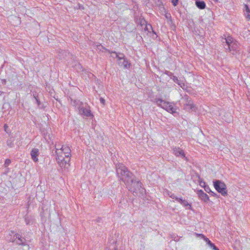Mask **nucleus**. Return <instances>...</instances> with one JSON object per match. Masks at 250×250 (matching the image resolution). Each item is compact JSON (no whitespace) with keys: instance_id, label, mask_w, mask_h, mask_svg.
Listing matches in <instances>:
<instances>
[{"instance_id":"f257e3e1","label":"nucleus","mask_w":250,"mask_h":250,"mask_svg":"<svg viewBox=\"0 0 250 250\" xmlns=\"http://www.w3.org/2000/svg\"><path fill=\"white\" fill-rule=\"evenodd\" d=\"M56 159L62 170H67L70 166L71 150L68 146L63 145L61 148L56 147Z\"/></svg>"},{"instance_id":"f03ea898","label":"nucleus","mask_w":250,"mask_h":250,"mask_svg":"<svg viewBox=\"0 0 250 250\" xmlns=\"http://www.w3.org/2000/svg\"><path fill=\"white\" fill-rule=\"evenodd\" d=\"M116 175L125 183L127 187L132 184H135V183L138 182L133 173H116Z\"/></svg>"},{"instance_id":"7ed1b4c3","label":"nucleus","mask_w":250,"mask_h":250,"mask_svg":"<svg viewBox=\"0 0 250 250\" xmlns=\"http://www.w3.org/2000/svg\"><path fill=\"white\" fill-rule=\"evenodd\" d=\"M225 42H223L224 47L226 50H229V52H232V54H235L238 51V45L237 42L234 41L233 39L230 37H228L227 38L224 39Z\"/></svg>"},{"instance_id":"20e7f679","label":"nucleus","mask_w":250,"mask_h":250,"mask_svg":"<svg viewBox=\"0 0 250 250\" xmlns=\"http://www.w3.org/2000/svg\"><path fill=\"white\" fill-rule=\"evenodd\" d=\"M104 49L110 54H115V58L118 59V63L120 66H123L125 68H128L130 67V63L125 58V55L121 53H117L115 51H111L106 48Z\"/></svg>"},{"instance_id":"39448f33","label":"nucleus","mask_w":250,"mask_h":250,"mask_svg":"<svg viewBox=\"0 0 250 250\" xmlns=\"http://www.w3.org/2000/svg\"><path fill=\"white\" fill-rule=\"evenodd\" d=\"M154 102L158 106L165 109L170 113L173 114L176 112L173 106L171 104V103H170L169 102H166L160 98H155Z\"/></svg>"},{"instance_id":"423d86ee","label":"nucleus","mask_w":250,"mask_h":250,"mask_svg":"<svg viewBox=\"0 0 250 250\" xmlns=\"http://www.w3.org/2000/svg\"><path fill=\"white\" fill-rule=\"evenodd\" d=\"M215 189L223 196L228 195L227 186L223 181L219 180H214L213 181Z\"/></svg>"},{"instance_id":"0eeeda50","label":"nucleus","mask_w":250,"mask_h":250,"mask_svg":"<svg viewBox=\"0 0 250 250\" xmlns=\"http://www.w3.org/2000/svg\"><path fill=\"white\" fill-rule=\"evenodd\" d=\"M135 184L137 186V188H130V191L132 192L134 196H139L144 197L146 194V189L142 187V184L138 180L137 183Z\"/></svg>"},{"instance_id":"6e6552de","label":"nucleus","mask_w":250,"mask_h":250,"mask_svg":"<svg viewBox=\"0 0 250 250\" xmlns=\"http://www.w3.org/2000/svg\"><path fill=\"white\" fill-rule=\"evenodd\" d=\"M184 100L185 101L184 103V109L185 110L189 112L196 111V107L191 99L189 96L187 95L185 96Z\"/></svg>"},{"instance_id":"1a4fd4ad","label":"nucleus","mask_w":250,"mask_h":250,"mask_svg":"<svg viewBox=\"0 0 250 250\" xmlns=\"http://www.w3.org/2000/svg\"><path fill=\"white\" fill-rule=\"evenodd\" d=\"M78 112L80 115L86 117H93L90 106L86 103L81 107Z\"/></svg>"},{"instance_id":"9d476101","label":"nucleus","mask_w":250,"mask_h":250,"mask_svg":"<svg viewBox=\"0 0 250 250\" xmlns=\"http://www.w3.org/2000/svg\"><path fill=\"white\" fill-rule=\"evenodd\" d=\"M10 241L12 242H16V244L18 245L27 246L29 247V245L26 243L25 238L22 237L21 235L19 233H15L13 238Z\"/></svg>"},{"instance_id":"9b49d317","label":"nucleus","mask_w":250,"mask_h":250,"mask_svg":"<svg viewBox=\"0 0 250 250\" xmlns=\"http://www.w3.org/2000/svg\"><path fill=\"white\" fill-rule=\"evenodd\" d=\"M197 194L200 199L203 201L204 202L207 203L209 200L208 196L202 190H197Z\"/></svg>"},{"instance_id":"f8f14e48","label":"nucleus","mask_w":250,"mask_h":250,"mask_svg":"<svg viewBox=\"0 0 250 250\" xmlns=\"http://www.w3.org/2000/svg\"><path fill=\"white\" fill-rule=\"evenodd\" d=\"M197 235L200 236L202 238H203L207 243L210 246V247L213 250H219L218 248L213 244L212 243L208 238L206 237L205 235L202 234H197Z\"/></svg>"},{"instance_id":"ddd939ff","label":"nucleus","mask_w":250,"mask_h":250,"mask_svg":"<svg viewBox=\"0 0 250 250\" xmlns=\"http://www.w3.org/2000/svg\"><path fill=\"white\" fill-rule=\"evenodd\" d=\"M176 201L182 205L184 207H185L187 209H191V205L190 204H189L188 202L183 199L182 198H176Z\"/></svg>"},{"instance_id":"4468645a","label":"nucleus","mask_w":250,"mask_h":250,"mask_svg":"<svg viewBox=\"0 0 250 250\" xmlns=\"http://www.w3.org/2000/svg\"><path fill=\"white\" fill-rule=\"evenodd\" d=\"M39 154V150L38 148H34L32 149L30 155L34 162H37L38 161V157Z\"/></svg>"},{"instance_id":"2eb2a0df","label":"nucleus","mask_w":250,"mask_h":250,"mask_svg":"<svg viewBox=\"0 0 250 250\" xmlns=\"http://www.w3.org/2000/svg\"><path fill=\"white\" fill-rule=\"evenodd\" d=\"M70 99H71V102H70L72 106H74L76 108H77L78 109V110H79L81 108V107L83 105H84V104L82 102H81L79 100H73L71 98Z\"/></svg>"},{"instance_id":"dca6fc26","label":"nucleus","mask_w":250,"mask_h":250,"mask_svg":"<svg viewBox=\"0 0 250 250\" xmlns=\"http://www.w3.org/2000/svg\"><path fill=\"white\" fill-rule=\"evenodd\" d=\"M173 153L176 156H182L184 158H187L185 156L184 150L179 147H175L173 149Z\"/></svg>"},{"instance_id":"f3484780","label":"nucleus","mask_w":250,"mask_h":250,"mask_svg":"<svg viewBox=\"0 0 250 250\" xmlns=\"http://www.w3.org/2000/svg\"><path fill=\"white\" fill-rule=\"evenodd\" d=\"M172 79L175 83L180 85L182 89H186L187 88V84H185L183 82H181V81L179 80L176 76H173V78H172Z\"/></svg>"},{"instance_id":"a211bd4d","label":"nucleus","mask_w":250,"mask_h":250,"mask_svg":"<svg viewBox=\"0 0 250 250\" xmlns=\"http://www.w3.org/2000/svg\"><path fill=\"white\" fill-rule=\"evenodd\" d=\"M116 172H129L127 167L123 164L116 165Z\"/></svg>"},{"instance_id":"6ab92c4d","label":"nucleus","mask_w":250,"mask_h":250,"mask_svg":"<svg viewBox=\"0 0 250 250\" xmlns=\"http://www.w3.org/2000/svg\"><path fill=\"white\" fill-rule=\"evenodd\" d=\"M135 21V22L137 24L140 25L141 26L146 25V20L142 17L136 18Z\"/></svg>"},{"instance_id":"aec40b11","label":"nucleus","mask_w":250,"mask_h":250,"mask_svg":"<svg viewBox=\"0 0 250 250\" xmlns=\"http://www.w3.org/2000/svg\"><path fill=\"white\" fill-rule=\"evenodd\" d=\"M244 15L247 21L250 20V9L247 4H245Z\"/></svg>"},{"instance_id":"412c9836","label":"nucleus","mask_w":250,"mask_h":250,"mask_svg":"<svg viewBox=\"0 0 250 250\" xmlns=\"http://www.w3.org/2000/svg\"><path fill=\"white\" fill-rule=\"evenodd\" d=\"M195 4L196 6L200 9H205L206 6V3L204 1H201L199 0L196 1Z\"/></svg>"},{"instance_id":"4be33fe9","label":"nucleus","mask_w":250,"mask_h":250,"mask_svg":"<svg viewBox=\"0 0 250 250\" xmlns=\"http://www.w3.org/2000/svg\"><path fill=\"white\" fill-rule=\"evenodd\" d=\"M195 173L196 177L198 178V181L199 182V185L205 188V187L207 186V185H206V183L203 181L202 179L200 178V175H199V174H198L197 173Z\"/></svg>"},{"instance_id":"5701e85b","label":"nucleus","mask_w":250,"mask_h":250,"mask_svg":"<svg viewBox=\"0 0 250 250\" xmlns=\"http://www.w3.org/2000/svg\"><path fill=\"white\" fill-rule=\"evenodd\" d=\"M15 141L14 138L13 137H10L7 140V145L9 147H13L14 146V142Z\"/></svg>"},{"instance_id":"b1692460","label":"nucleus","mask_w":250,"mask_h":250,"mask_svg":"<svg viewBox=\"0 0 250 250\" xmlns=\"http://www.w3.org/2000/svg\"><path fill=\"white\" fill-rule=\"evenodd\" d=\"M25 222L26 225L32 224L34 222V219L30 216L26 215L25 217Z\"/></svg>"},{"instance_id":"393cba45","label":"nucleus","mask_w":250,"mask_h":250,"mask_svg":"<svg viewBox=\"0 0 250 250\" xmlns=\"http://www.w3.org/2000/svg\"><path fill=\"white\" fill-rule=\"evenodd\" d=\"M205 190L209 193L211 196L214 197H218V195L216 193L213 192L210 188L208 186H207L205 187Z\"/></svg>"},{"instance_id":"a878e982","label":"nucleus","mask_w":250,"mask_h":250,"mask_svg":"<svg viewBox=\"0 0 250 250\" xmlns=\"http://www.w3.org/2000/svg\"><path fill=\"white\" fill-rule=\"evenodd\" d=\"M166 192L167 193V195L171 198L172 199H175L176 200V198H177L178 197L176 196L173 193L171 192H170L168 190L166 191Z\"/></svg>"},{"instance_id":"bb28decb","label":"nucleus","mask_w":250,"mask_h":250,"mask_svg":"<svg viewBox=\"0 0 250 250\" xmlns=\"http://www.w3.org/2000/svg\"><path fill=\"white\" fill-rule=\"evenodd\" d=\"M33 96L36 101L38 105L39 106L41 104V102L40 101V100L38 98V95L36 94H33Z\"/></svg>"},{"instance_id":"cd10ccee","label":"nucleus","mask_w":250,"mask_h":250,"mask_svg":"<svg viewBox=\"0 0 250 250\" xmlns=\"http://www.w3.org/2000/svg\"><path fill=\"white\" fill-rule=\"evenodd\" d=\"M165 74H166V75L169 77H171V78H173V76H174L172 72L167 70L165 71Z\"/></svg>"},{"instance_id":"c85d7f7f","label":"nucleus","mask_w":250,"mask_h":250,"mask_svg":"<svg viewBox=\"0 0 250 250\" xmlns=\"http://www.w3.org/2000/svg\"><path fill=\"white\" fill-rule=\"evenodd\" d=\"M11 163V160L10 159H6L5 161L4 166L5 167H7Z\"/></svg>"},{"instance_id":"c756f323","label":"nucleus","mask_w":250,"mask_h":250,"mask_svg":"<svg viewBox=\"0 0 250 250\" xmlns=\"http://www.w3.org/2000/svg\"><path fill=\"white\" fill-rule=\"evenodd\" d=\"M178 1L179 0H171V2L174 6H176L178 3Z\"/></svg>"},{"instance_id":"7c9ffc66","label":"nucleus","mask_w":250,"mask_h":250,"mask_svg":"<svg viewBox=\"0 0 250 250\" xmlns=\"http://www.w3.org/2000/svg\"><path fill=\"white\" fill-rule=\"evenodd\" d=\"M165 17H166V19H170L171 18V15L170 13H166L165 15Z\"/></svg>"},{"instance_id":"2f4dec72","label":"nucleus","mask_w":250,"mask_h":250,"mask_svg":"<svg viewBox=\"0 0 250 250\" xmlns=\"http://www.w3.org/2000/svg\"><path fill=\"white\" fill-rule=\"evenodd\" d=\"M177 236L175 235V234H173L171 235V238L174 240L175 241H177L178 240V239L177 238Z\"/></svg>"},{"instance_id":"473e14b6","label":"nucleus","mask_w":250,"mask_h":250,"mask_svg":"<svg viewBox=\"0 0 250 250\" xmlns=\"http://www.w3.org/2000/svg\"><path fill=\"white\" fill-rule=\"evenodd\" d=\"M100 101L101 103L103 105L105 104V101L104 98H103L102 97L100 98Z\"/></svg>"},{"instance_id":"72a5a7b5","label":"nucleus","mask_w":250,"mask_h":250,"mask_svg":"<svg viewBox=\"0 0 250 250\" xmlns=\"http://www.w3.org/2000/svg\"><path fill=\"white\" fill-rule=\"evenodd\" d=\"M144 25L145 26V29L146 30H147V31H148L149 28H148V26H150V28H152V26H151V25L150 24L146 25H146Z\"/></svg>"},{"instance_id":"f704fd0d","label":"nucleus","mask_w":250,"mask_h":250,"mask_svg":"<svg viewBox=\"0 0 250 250\" xmlns=\"http://www.w3.org/2000/svg\"><path fill=\"white\" fill-rule=\"evenodd\" d=\"M137 188V186L136 184H132V185H130V186H128L127 188H128L129 190L130 191V188Z\"/></svg>"},{"instance_id":"c9c22d12","label":"nucleus","mask_w":250,"mask_h":250,"mask_svg":"<svg viewBox=\"0 0 250 250\" xmlns=\"http://www.w3.org/2000/svg\"><path fill=\"white\" fill-rule=\"evenodd\" d=\"M101 220H102V218H101V217H98V218L95 220V221H96V222H98H98H101Z\"/></svg>"},{"instance_id":"e433bc0d","label":"nucleus","mask_w":250,"mask_h":250,"mask_svg":"<svg viewBox=\"0 0 250 250\" xmlns=\"http://www.w3.org/2000/svg\"><path fill=\"white\" fill-rule=\"evenodd\" d=\"M111 54V57L113 58H115V54Z\"/></svg>"},{"instance_id":"4c0bfd02","label":"nucleus","mask_w":250,"mask_h":250,"mask_svg":"<svg viewBox=\"0 0 250 250\" xmlns=\"http://www.w3.org/2000/svg\"><path fill=\"white\" fill-rule=\"evenodd\" d=\"M56 147L58 148H61L62 146H61L59 145H55V149L56 150Z\"/></svg>"},{"instance_id":"58836bf2","label":"nucleus","mask_w":250,"mask_h":250,"mask_svg":"<svg viewBox=\"0 0 250 250\" xmlns=\"http://www.w3.org/2000/svg\"><path fill=\"white\" fill-rule=\"evenodd\" d=\"M12 233L14 234V231H11Z\"/></svg>"},{"instance_id":"ea45409f","label":"nucleus","mask_w":250,"mask_h":250,"mask_svg":"<svg viewBox=\"0 0 250 250\" xmlns=\"http://www.w3.org/2000/svg\"><path fill=\"white\" fill-rule=\"evenodd\" d=\"M248 1H250V0H248Z\"/></svg>"}]
</instances>
